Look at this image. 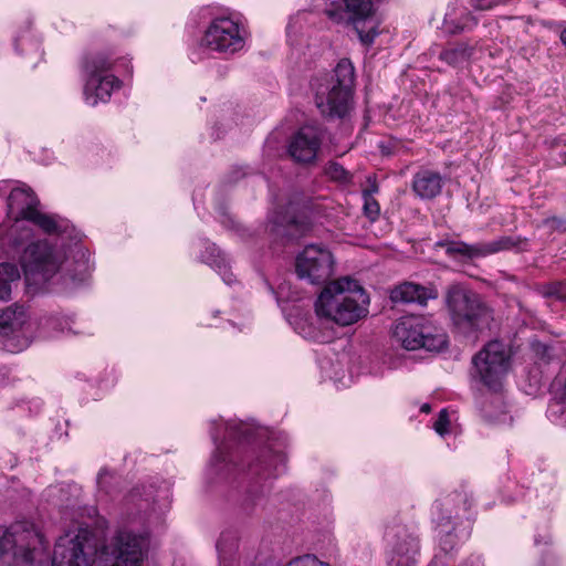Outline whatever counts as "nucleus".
I'll list each match as a JSON object with an SVG mask.
<instances>
[{"label":"nucleus","instance_id":"72a5a7b5","mask_svg":"<svg viewBox=\"0 0 566 566\" xmlns=\"http://www.w3.org/2000/svg\"><path fill=\"white\" fill-rule=\"evenodd\" d=\"M364 198V214L370 220L376 221L380 213V206L374 197L366 195Z\"/></svg>","mask_w":566,"mask_h":566},{"label":"nucleus","instance_id":"a211bd4d","mask_svg":"<svg viewBox=\"0 0 566 566\" xmlns=\"http://www.w3.org/2000/svg\"><path fill=\"white\" fill-rule=\"evenodd\" d=\"M119 80L114 75L86 76L84 86V95L86 102L95 106L98 102H106L112 91L119 87Z\"/></svg>","mask_w":566,"mask_h":566},{"label":"nucleus","instance_id":"ddd939ff","mask_svg":"<svg viewBox=\"0 0 566 566\" xmlns=\"http://www.w3.org/2000/svg\"><path fill=\"white\" fill-rule=\"evenodd\" d=\"M385 537L392 551L388 566H415L419 539L412 532L396 524L386 528Z\"/></svg>","mask_w":566,"mask_h":566},{"label":"nucleus","instance_id":"aec40b11","mask_svg":"<svg viewBox=\"0 0 566 566\" xmlns=\"http://www.w3.org/2000/svg\"><path fill=\"white\" fill-rule=\"evenodd\" d=\"M507 250L523 252L528 250V239L523 237L504 235L490 242H482L483 258Z\"/></svg>","mask_w":566,"mask_h":566},{"label":"nucleus","instance_id":"58836bf2","mask_svg":"<svg viewBox=\"0 0 566 566\" xmlns=\"http://www.w3.org/2000/svg\"><path fill=\"white\" fill-rule=\"evenodd\" d=\"M545 224H551L555 230H566V221L559 218L553 217L544 221Z\"/></svg>","mask_w":566,"mask_h":566},{"label":"nucleus","instance_id":"9d476101","mask_svg":"<svg viewBox=\"0 0 566 566\" xmlns=\"http://www.w3.org/2000/svg\"><path fill=\"white\" fill-rule=\"evenodd\" d=\"M472 365V377L496 391L509 368V356L504 344L497 340L490 342L473 356Z\"/></svg>","mask_w":566,"mask_h":566},{"label":"nucleus","instance_id":"412c9836","mask_svg":"<svg viewBox=\"0 0 566 566\" xmlns=\"http://www.w3.org/2000/svg\"><path fill=\"white\" fill-rule=\"evenodd\" d=\"M211 436L217 444V451L210 461L209 473L214 478L227 479L237 469V464L233 462L232 455L226 454L222 443H218V434L212 432Z\"/></svg>","mask_w":566,"mask_h":566},{"label":"nucleus","instance_id":"f8f14e48","mask_svg":"<svg viewBox=\"0 0 566 566\" xmlns=\"http://www.w3.org/2000/svg\"><path fill=\"white\" fill-rule=\"evenodd\" d=\"M203 44L210 50L234 54L244 46V39L240 34L239 24L229 18L214 19L203 36Z\"/></svg>","mask_w":566,"mask_h":566},{"label":"nucleus","instance_id":"6ab92c4d","mask_svg":"<svg viewBox=\"0 0 566 566\" xmlns=\"http://www.w3.org/2000/svg\"><path fill=\"white\" fill-rule=\"evenodd\" d=\"M443 178L440 172L427 168L417 171L412 179V190L421 199H433L441 193Z\"/></svg>","mask_w":566,"mask_h":566},{"label":"nucleus","instance_id":"c85d7f7f","mask_svg":"<svg viewBox=\"0 0 566 566\" xmlns=\"http://www.w3.org/2000/svg\"><path fill=\"white\" fill-rule=\"evenodd\" d=\"M29 221L38 226L48 234H55L62 231V226L55 217L42 213L39 210L33 213Z\"/></svg>","mask_w":566,"mask_h":566},{"label":"nucleus","instance_id":"f257e3e1","mask_svg":"<svg viewBox=\"0 0 566 566\" xmlns=\"http://www.w3.org/2000/svg\"><path fill=\"white\" fill-rule=\"evenodd\" d=\"M452 329L470 339L490 332L494 324V310L476 292L460 284L450 285L444 295Z\"/></svg>","mask_w":566,"mask_h":566},{"label":"nucleus","instance_id":"9b49d317","mask_svg":"<svg viewBox=\"0 0 566 566\" xmlns=\"http://www.w3.org/2000/svg\"><path fill=\"white\" fill-rule=\"evenodd\" d=\"M296 274L312 284L326 282L334 271L332 252L319 244H308L296 256Z\"/></svg>","mask_w":566,"mask_h":566},{"label":"nucleus","instance_id":"473e14b6","mask_svg":"<svg viewBox=\"0 0 566 566\" xmlns=\"http://www.w3.org/2000/svg\"><path fill=\"white\" fill-rule=\"evenodd\" d=\"M326 175L339 182H349L350 175L349 172L338 163H329L325 169Z\"/></svg>","mask_w":566,"mask_h":566},{"label":"nucleus","instance_id":"b1692460","mask_svg":"<svg viewBox=\"0 0 566 566\" xmlns=\"http://www.w3.org/2000/svg\"><path fill=\"white\" fill-rule=\"evenodd\" d=\"M298 222L294 217H289L282 211H274L269 220V231L279 237H292V228H297Z\"/></svg>","mask_w":566,"mask_h":566},{"label":"nucleus","instance_id":"423d86ee","mask_svg":"<svg viewBox=\"0 0 566 566\" xmlns=\"http://www.w3.org/2000/svg\"><path fill=\"white\" fill-rule=\"evenodd\" d=\"M99 559L97 538L87 528L66 533L54 546L52 566H92Z\"/></svg>","mask_w":566,"mask_h":566},{"label":"nucleus","instance_id":"7ed1b4c3","mask_svg":"<svg viewBox=\"0 0 566 566\" xmlns=\"http://www.w3.org/2000/svg\"><path fill=\"white\" fill-rule=\"evenodd\" d=\"M315 104L329 119H346L354 108L355 69L348 59H342L333 73L312 81Z\"/></svg>","mask_w":566,"mask_h":566},{"label":"nucleus","instance_id":"0eeeda50","mask_svg":"<svg viewBox=\"0 0 566 566\" xmlns=\"http://www.w3.org/2000/svg\"><path fill=\"white\" fill-rule=\"evenodd\" d=\"M326 13L336 22L353 25L364 44L373 43L378 34L371 0H333Z\"/></svg>","mask_w":566,"mask_h":566},{"label":"nucleus","instance_id":"2eb2a0df","mask_svg":"<svg viewBox=\"0 0 566 566\" xmlns=\"http://www.w3.org/2000/svg\"><path fill=\"white\" fill-rule=\"evenodd\" d=\"M434 289L423 286L413 282H402L390 290V301L395 304H419L427 305L429 300L437 298Z\"/></svg>","mask_w":566,"mask_h":566},{"label":"nucleus","instance_id":"2f4dec72","mask_svg":"<svg viewBox=\"0 0 566 566\" xmlns=\"http://www.w3.org/2000/svg\"><path fill=\"white\" fill-rule=\"evenodd\" d=\"M252 429L243 422H228L226 424V436L229 439H248Z\"/></svg>","mask_w":566,"mask_h":566},{"label":"nucleus","instance_id":"cd10ccee","mask_svg":"<svg viewBox=\"0 0 566 566\" xmlns=\"http://www.w3.org/2000/svg\"><path fill=\"white\" fill-rule=\"evenodd\" d=\"M112 62L105 54H95L87 57L84 62L83 69L86 76L95 75L101 76L105 75L104 73L111 70Z\"/></svg>","mask_w":566,"mask_h":566},{"label":"nucleus","instance_id":"c03bdc74","mask_svg":"<svg viewBox=\"0 0 566 566\" xmlns=\"http://www.w3.org/2000/svg\"><path fill=\"white\" fill-rule=\"evenodd\" d=\"M217 549L220 551L221 549V541H218L217 543Z\"/></svg>","mask_w":566,"mask_h":566},{"label":"nucleus","instance_id":"7c9ffc66","mask_svg":"<svg viewBox=\"0 0 566 566\" xmlns=\"http://www.w3.org/2000/svg\"><path fill=\"white\" fill-rule=\"evenodd\" d=\"M539 292L544 297H554L559 301L566 300V281H555L543 284Z\"/></svg>","mask_w":566,"mask_h":566},{"label":"nucleus","instance_id":"20e7f679","mask_svg":"<svg viewBox=\"0 0 566 566\" xmlns=\"http://www.w3.org/2000/svg\"><path fill=\"white\" fill-rule=\"evenodd\" d=\"M48 543L30 521H15L0 527V559L8 565H33L42 560Z\"/></svg>","mask_w":566,"mask_h":566},{"label":"nucleus","instance_id":"6e6552de","mask_svg":"<svg viewBox=\"0 0 566 566\" xmlns=\"http://www.w3.org/2000/svg\"><path fill=\"white\" fill-rule=\"evenodd\" d=\"M20 264L29 285L42 286L60 270V258L52 244L39 240L28 244L21 256Z\"/></svg>","mask_w":566,"mask_h":566},{"label":"nucleus","instance_id":"a878e982","mask_svg":"<svg viewBox=\"0 0 566 566\" xmlns=\"http://www.w3.org/2000/svg\"><path fill=\"white\" fill-rule=\"evenodd\" d=\"M20 279L18 268L11 263L0 264V301H8L11 297V285Z\"/></svg>","mask_w":566,"mask_h":566},{"label":"nucleus","instance_id":"ea45409f","mask_svg":"<svg viewBox=\"0 0 566 566\" xmlns=\"http://www.w3.org/2000/svg\"><path fill=\"white\" fill-rule=\"evenodd\" d=\"M368 184H369L368 187L363 190V197H365L366 195L373 197V195L377 193L378 190H379V187H378V185H377L375 179L369 177L368 178Z\"/></svg>","mask_w":566,"mask_h":566},{"label":"nucleus","instance_id":"f704fd0d","mask_svg":"<svg viewBox=\"0 0 566 566\" xmlns=\"http://www.w3.org/2000/svg\"><path fill=\"white\" fill-rule=\"evenodd\" d=\"M211 266H214L218 273L221 275L222 280L227 284H231L234 281V276L230 271L229 266L226 264L223 259L214 260L210 263Z\"/></svg>","mask_w":566,"mask_h":566},{"label":"nucleus","instance_id":"5701e85b","mask_svg":"<svg viewBox=\"0 0 566 566\" xmlns=\"http://www.w3.org/2000/svg\"><path fill=\"white\" fill-rule=\"evenodd\" d=\"M438 245L446 248V253L452 258H455L458 255L470 259V260L483 258L482 242H478L474 244H468L462 241H448V242L440 241V242H438Z\"/></svg>","mask_w":566,"mask_h":566},{"label":"nucleus","instance_id":"4468645a","mask_svg":"<svg viewBox=\"0 0 566 566\" xmlns=\"http://www.w3.org/2000/svg\"><path fill=\"white\" fill-rule=\"evenodd\" d=\"M319 146V132L313 126H304L292 138L289 153L298 163H311L315 159Z\"/></svg>","mask_w":566,"mask_h":566},{"label":"nucleus","instance_id":"4c0bfd02","mask_svg":"<svg viewBox=\"0 0 566 566\" xmlns=\"http://www.w3.org/2000/svg\"><path fill=\"white\" fill-rule=\"evenodd\" d=\"M476 23H478V21L474 17L468 15L465 22H463L462 24H458L454 28H448V30L453 33L460 32V31H463L464 29H470V28L476 25Z\"/></svg>","mask_w":566,"mask_h":566},{"label":"nucleus","instance_id":"1a4fd4ad","mask_svg":"<svg viewBox=\"0 0 566 566\" xmlns=\"http://www.w3.org/2000/svg\"><path fill=\"white\" fill-rule=\"evenodd\" d=\"M147 545L145 536L119 531L109 545L102 546L99 563L102 566H142Z\"/></svg>","mask_w":566,"mask_h":566},{"label":"nucleus","instance_id":"e433bc0d","mask_svg":"<svg viewBox=\"0 0 566 566\" xmlns=\"http://www.w3.org/2000/svg\"><path fill=\"white\" fill-rule=\"evenodd\" d=\"M455 546V536L452 532H448L440 538V547L444 553H450Z\"/></svg>","mask_w":566,"mask_h":566},{"label":"nucleus","instance_id":"39448f33","mask_svg":"<svg viewBox=\"0 0 566 566\" xmlns=\"http://www.w3.org/2000/svg\"><path fill=\"white\" fill-rule=\"evenodd\" d=\"M392 337L407 350L439 352L448 344L443 328L424 316H403L392 328Z\"/></svg>","mask_w":566,"mask_h":566},{"label":"nucleus","instance_id":"f03ea898","mask_svg":"<svg viewBox=\"0 0 566 566\" xmlns=\"http://www.w3.org/2000/svg\"><path fill=\"white\" fill-rule=\"evenodd\" d=\"M369 296L355 280L345 276L329 282L315 302V312L340 326H348L368 313Z\"/></svg>","mask_w":566,"mask_h":566},{"label":"nucleus","instance_id":"bb28decb","mask_svg":"<svg viewBox=\"0 0 566 566\" xmlns=\"http://www.w3.org/2000/svg\"><path fill=\"white\" fill-rule=\"evenodd\" d=\"M502 406L503 403L500 397L490 395L489 397H484L480 402V410L486 421L497 422L502 421V416H505Z\"/></svg>","mask_w":566,"mask_h":566},{"label":"nucleus","instance_id":"a19ab883","mask_svg":"<svg viewBox=\"0 0 566 566\" xmlns=\"http://www.w3.org/2000/svg\"><path fill=\"white\" fill-rule=\"evenodd\" d=\"M420 411H421V412L429 413V412L431 411V407H430V405H428V403H423V405L420 407Z\"/></svg>","mask_w":566,"mask_h":566},{"label":"nucleus","instance_id":"c9c22d12","mask_svg":"<svg viewBox=\"0 0 566 566\" xmlns=\"http://www.w3.org/2000/svg\"><path fill=\"white\" fill-rule=\"evenodd\" d=\"M449 416H448V412L446 409H442L440 412H439V417L438 419L434 421L433 423V428L434 430L440 434V436H443L444 433L448 432V427H449Z\"/></svg>","mask_w":566,"mask_h":566},{"label":"nucleus","instance_id":"37998d69","mask_svg":"<svg viewBox=\"0 0 566 566\" xmlns=\"http://www.w3.org/2000/svg\"><path fill=\"white\" fill-rule=\"evenodd\" d=\"M104 476H105V473L104 472H99L98 478H97V483L99 485L102 484V481H103Z\"/></svg>","mask_w":566,"mask_h":566},{"label":"nucleus","instance_id":"393cba45","mask_svg":"<svg viewBox=\"0 0 566 566\" xmlns=\"http://www.w3.org/2000/svg\"><path fill=\"white\" fill-rule=\"evenodd\" d=\"M23 323L22 311L18 312L11 307L0 310V336L14 334L21 329Z\"/></svg>","mask_w":566,"mask_h":566},{"label":"nucleus","instance_id":"dca6fc26","mask_svg":"<svg viewBox=\"0 0 566 566\" xmlns=\"http://www.w3.org/2000/svg\"><path fill=\"white\" fill-rule=\"evenodd\" d=\"M38 205L39 200L30 189L15 188L8 197V216L14 221H29Z\"/></svg>","mask_w":566,"mask_h":566},{"label":"nucleus","instance_id":"c756f323","mask_svg":"<svg viewBox=\"0 0 566 566\" xmlns=\"http://www.w3.org/2000/svg\"><path fill=\"white\" fill-rule=\"evenodd\" d=\"M1 344L3 348L9 353H18L28 347V340L21 335V329L14 334L1 335Z\"/></svg>","mask_w":566,"mask_h":566},{"label":"nucleus","instance_id":"f3484780","mask_svg":"<svg viewBox=\"0 0 566 566\" xmlns=\"http://www.w3.org/2000/svg\"><path fill=\"white\" fill-rule=\"evenodd\" d=\"M285 458L282 453L274 452L271 449H263L258 457L249 462L247 468V476L250 479H269L275 476L279 472V467L284 465Z\"/></svg>","mask_w":566,"mask_h":566},{"label":"nucleus","instance_id":"4be33fe9","mask_svg":"<svg viewBox=\"0 0 566 566\" xmlns=\"http://www.w3.org/2000/svg\"><path fill=\"white\" fill-rule=\"evenodd\" d=\"M473 53V48L467 43H455L444 48L440 54L439 60L446 62L448 65L458 67L467 63Z\"/></svg>","mask_w":566,"mask_h":566},{"label":"nucleus","instance_id":"79ce46f5","mask_svg":"<svg viewBox=\"0 0 566 566\" xmlns=\"http://www.w3.org/2000/svg\"><path fill=\"white\" fill-rule=\"evenodd\" d=\"M559 39L564 45H566V28L560 32Z\"/></svg>","mask_w":566,"mask_h":566},{"label":"nucleus","instance_id":"a18cd8bd","mask_svg":"<svg viewBox=\"0 0 566 566\" xmlns=\"http://www.w3.org/2000/svg\"><path fill=\"white\" fill-rule=\"evenodd\" d=\"M245 511L247 512H250L251 511V507L249 505L245 506Z\"/></svg>","mask_w":566,"mask_h":566}]
</instances>
